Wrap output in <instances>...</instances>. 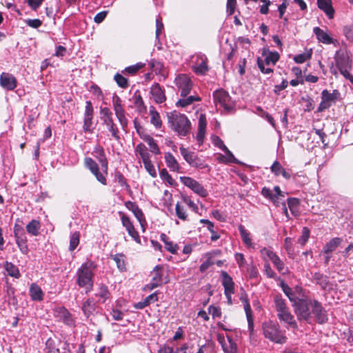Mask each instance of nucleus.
Here are the masks:
<instances>
[{
	"instance_id": "nucleus-27",
	"label": "nucleus",
	"mask_w": 353,
	"mask_h": 353,
	"mask_svg": "<svg viewBox=\"0 0 353 353\" xmlns=\"http://www.w3.org/2000/svg\"><path fill=\"white\" fill-rule=\"evenodd\" d=\"M103 124L106 126L108 131L111 133V135L116 140H119L120 137L119 134V129L117 125L114 123L113 118L108 119L103 121Z\"/></svg>"
},
{
	"instance_id": "nucleus-20",
	"label": "nucleus",
	"mask_w": 353,
	"mask_h": 353,
	"mask_svg": "<svg viewBox=\"0 0 353 353\" xmlns=\"http://www.w3.org/2000/svg\"><path fill=\"white\" fill-rule=\"evenodd\" d=\"M206 116L204 114H201L199 117L198 132L196 136V139L199 145L203 143L206 132Z\"/></svg>"
},
{
	"instance_id": "nucleus-24",
	"label": "nucleus",
	"mask_w": 353,
	"mask_h": 353,
	"mask_svg": "<svg viewBox=\"0 0 353 353\" xmlns=\"http://www.w3.org/2000/svg\"><path fill=\"white\" fill-rule=\"evenodd\" d=\"M317 5L327 14L329 19L334 17V10L332 6L331 0H317Z\"/></svg>"
},
{
	"instance_id": "nucleus-56",
	"label": "nucleus",
	"mask_w": 353,
	"mask_h": 353,
	"mask_svg": "<svg viewBox=\"0 0 353 353\" xmlns=\"http://www.w3.org/2000/svg\"><path fill=\"white\" fill-rule=\"evenodd\" d=\"M114 79L119 87L122 88H126L128 87V79L121 74L119 73L116 74Z\"/></svg>"
},
{
	"instance_id": "nucleus-23",
	"label": "nucleus",
	"mask_w": 353,
	"mask_h": 353,
	"mask_svg": "<svg viewBox=\"0 0 353 353\" xmlns=\"http://www.w3.org/2000/svg\"><path fill=\"white\" fill-rule=\"evenodd\" d=\"M313 32L316 37L317 40L325 44H331L334 43V39L323 30L319 27H315Z\"/></svg>"
},
{
	"instance_id": "nucleus-43",
	"label": "nucleus",
	"mask_w": 353,
	"mask_h": 353,
	"mask_svg": "<svg viewBox=\"0 0 353 353\" xmlns=\"http://www.w3.org/2000/svg\"><path fill=\"white\" fill-rule=\"evenodd\" d=\"M150 114L151 116V123L153 124L156 128H160L162 125V121L159 113L152 108L150 110Z\"/></svg>"
},
{
	"instance_id": "nucleus-51",
	"label": "nucleus",
	"mask_w": 353,
	"mask_h": 353,
	"mask_svg": "<svg viewBox=\"0 0 353 353\" xmlns=\"http://www.w3.org/2000/svg\"><path fill=\"white\" fill-rule=\"evenodd\" d=\"M80 234L79 232H74L71 236L70 240V251H73L76 249L79 243Z\"/></svg>"
},
{
	"instance_id": "nucleus-40",
	"label": "nucleus",
	"mask_w": 353,
	"mask_h": 353,
	"mask_svg": "<svg viewBox=\"0 0 353 353\" xmlns=\"http://www.w3.org/2000/svg\"><path fill=\"white\" fill-rule=\"evenodd\" d=\"M179 151L185 161L189 165H190L193 162L194 158H196V157L197 156L194 152L188 150L183 146L179 148Z\"/></svg>"
},
{
	"instance_id": "nucleus-2",
	"label": "nucleus",
	"mask_w": 353,
	"mask_h": 353,
	"mask_svg": "<svg viewBox=\"0 0 353 353\" xmlns=\"http://www.w3.org/2000/svg\"><path fill=\"white\" fill-rule=\"evenodd\" d=\"M167 117L169 127L178 136L185 137L190 134L191 122L186 115L177 111H172L167 114Z\"/></svg>"
},
{
	"instance_id": "nucleus-62",
	"label": "nucleus",
	"mask_w": 353,
	"mask_h": 353,
	"mask_svg": "<svg viewBox=\"0 0 353 353\" xmlns=\"http://www.w3.org/2000/svg\"><path fill=\"white\" fill-rule=\"evenodd\" d=\"M343 34L349 41L353 42V24L344 27Z\"/></svg>"
},
{
	"instance_id": "nucleus-13",
	"label": "nucleus",
	"mask_w": 353,
	"mask_h": 353,
	"mask_svg": "<svg viewBox=\"0 0 353 353\" xmlns=\"http://www.w3.org/2000/svg\"><path fill=\"white\" fill-rule=\"evenodd\" d=\"M113 109L115 115L119 120L122 128L125 130L128 126V119L125 117V110L122 105V101L118 96L113 97Z\"/></svg>"
},
{
	"instance_id": "nucleus-7",
	"label": "nucleus",
	"mask_w": 353,
	"mask_h": 353,
	"mask_svg": "<svg viewBox=\"0 0 353 353\" xmlns=\"http://www.w3.org/2000/svg\"><path fill=\"white\" fill-rule=\"evenodd\" d=\"M214 102L217 108H223L230 111L234 108V103L228 92L223 89H219L213 93Z\"/></svg>"
},
{
	"instance_id": "nucleus-35",
	"label": "nucleus",
	"mask_w": 353,
	"mask_h": 353,
	"mask_svg": "<svg viewBox=\"0 0 353 353\" xmlns=\"http://www.w3.org/2000/svg\"><path fill=\"white\" fill-rule=\"evenodd\" d=\"M161 240L165 243V249L171 252L172 254H176L179 247L176 244L174 243L173 242L170 241L169 240L168 236L162 233L161 234Z\"/></svg>"
},
{
	"instance_id": "nucleus-33",
	"label": "nucleus",
	"mask_w": 353,
	"mask_h": 353,
	"mask_svg": "<svg viewBox=\"0 0 353 353\" xmlns=\"http://www.w3.org/2000/svg\"><path fill=\"white\" fill-rule=\"evenodd\" d=\"M3 268L9 276L15 279H19L21 276L19 268L13 263L6 261L3 264Z\"/></svg>"
},
{
	"instance_id": "nucleus-11",
	"label": "nucleus",
	"mask_w": 353,
	"mask_h": 353,
	"mask_svg": "<svg viewBox=\"0 0 353 353\" xmlns=\"http://www.w3.org/2000/svg\"><path fill=\"white\" fill-rule=\"evenodd\" d=\"M174 82L181 97H186L190 92L193 87V82L190 77L186 74L177 75Z\"/></svg>"
},
{
	"instance_id": "nucleus-44",
	"label": "nucleus",
	"mask_w": 353,
	"mask_h": 353,
	"mask_svg": "<svg viewBox=\"0 0 353 353\" xmlns=\"http://www.w3.org/2000/svg\"><path fill=\"white\" fill-rule=\"evenodd\" d=\"M341 239L340 238H334L326 243L324 247V252L329 254L334 251L341 243Z\"/></svg>"
},
{
	"instance_id": "nucleus-30",
	"label": "nucleus",
	"mask_w": 353,
	"mask_h": 353,
	"mask_svg": "<svg viewBox=\"0 0 353 353\" xmlns=\"http://www.w3.org/2000/svg\"><path fill=\"white\" fill-rule=\"evenodd\" d=\"M270 170L272 173L276 176L281 174L285 179H290L291 177L290 174L287 172L277 161H275L272 165Z\"/></svg>"
},
{
	"instance_id": "nucleus-16",
	"label": "nucleus",
	"mask_w": 353,
	"mask_h": 353,
	"mask_svg": "<svg viewBox=\"0 0 353 353\" xmlns=\"http://www.w3.org/2000/svg\"><path fill=\"white\" fill-rule=\"evenodd\" d=\"M93 107L92 104L90 101H86L84 119H83V130L88 132H92V119H93Z\"/></svg>"
},
{
	"instance_id": "nucleus-12",
	"label": "nucleus",
	"mask_w": 353,
	"mask_h": 353,
	"mask_svg": "<svg viewBox=\"0 0 353 353\" xmlns=\"http://www.w3.org/2000/svg\"><path fill=\"white\" fill-rule=\"evenodd\" d=\"M181 182L190 190H192L195 194L199 195L201 197H206L208 195L207 190L195 179L189 176H181Z\"/></svg>"
},
{
	"instance_id": "nucleus-37",
	"label": "nucleus",
	"mask_w": 353,
	"mask_h": 353,
	"mask_svg": "<svg viewBox=\"0 0 353 353\" xmlns=\"http://www.w3.org/2000/svg\"><path fill=\"white\" fill-rule=\"evenodd\" d=\"M95 309L96 304L93 299H89L86 300L82 305V310L84 314L88 317L94 312Z\"/></svg>"
},
{
	"instance_id": "nucleus-41",
	"label": "nucleus",
	"mask_w": 353,
	"mask_h": 353,
	"mask_svg": "<svg viewBox=\"0 0 353 353\" xmlns=\"http://www.w3.org/2000/svg\"><path fill=\"white\" fill-rule=\"evenodd\" d=\"M184 98L179 99L176 105L183 108L187 107L192 104L195 101H200L201 98L198 96H190L188 97H183Z\"/></svg>"
},
{
	"instance_id": "nucleus-22",
	"label": "nucleus",
	"mask_w": 353,
	"mask_h": 353,
	"mask_svg": "<svg viewBox=\"0 0 353 353\" xmlns=\"http://www.w3.org/2000/svg\"><path fill=\"white\" fill-rule=\"evenodd\" d=\"M221 283L224 288V292L234 293V283L232 278L225 272H221Z\"/></svg>"
},
{
	"instance_id": "nucleus-1",
	"label": "nucleus",
	"mask_w": 353,
	"mask_h": 353,
	"mask_svg": "<svg viewBox=\"0 0 353 353\" xmlns=\"http://www.w3.org/2000/svg\"><path fill=\"white\" fill-rule=\"evenodd\" d=\"M292 306L299 321L311 323L312 314L319 323L322 324L327 321L326 311L321 304L315 299L301 298L292 304Z\"/></svg>"
},
{
	"instance_id": "nucleus-19",
	"label": "nucleus",
	"mask_w": 353,
	"mask_h": 353,
	"mask_svg": "<svg viewBox=\"0 0 353 353\" xmlns=\"http://www.w3.org/2000/svg\"><path fill=\"white\" fill-rule=\"evenodd\" d=\"M0 85L8 90H13L17 85V79L11 74L3 72L0 75Z\"/></svg>"
},
{
	"instance_id": "nucleus-59",
	"label": "nucleus",
	"mask_w": 353,
	"mask_h": 353,
	"mask_svg": "<svg viewBox=\"0 0 353 353\" xmlns=\"http://www.w3.org/2000/svg\"><path fill=\"white\" fill-rule=\"evenodd\" d=\"M17 222H21V221L18 219L17 221ZM14 234L15 238L26 236V234H25L23 227L18 223H16L14 224Z\"/></svg>"
},
{
	"instance_id": "nucleus-49",
	"label": "nucleus",
	"mask_w": 353,
	"mask_h": 353,
	"mask_svg": "<svg viewBox=\"0 0 353 353\" xmlns=\"http://www.w3.org/2000/svg\"><path fill=\"white\" fill-rule=\"evenodd\" d=\"M312 57V50L302 53L297 54L294 57L293 59L296 63H303L307 60H309L311 59Z\"/></svg>"
},
{
	"instance_id": "nucleus-29",
	"label": "nucleus",
	"mask_w": 353,
	"mask_h": 353,
	"mask_svg": "<svg viewBox=\"0 0 353 353\" xmlns=\"http://www.w3.org/2000/svg\"><path fill=\"white\" fill-rule=\"evenodd\" d=\"M94 152L96 153V157L101 163V168L105 172L108 170V160L105 156V152L102 147L97 146L94 148Z\"/></svg>"
},
{
	"instance_id": "nucleus-50",
	"label": "nucleus",
	"mask_w": 353,
	"mask_h": 353,
	"mask_svg": "<svg viewBox=\"0 0 353 353\" xmlns=\"http://www.w3.org/2000/svg\"><path fill=\"white\" fill-rule=\"evenodd\" d=\"M109 291L108 288L101 285L99 288L98 292L96 294V296L99 297L101 299V302L104 303L109 298Z\"/></svg>"
},
{
	"instance_id": "nucleus-10",
	"label": "nucleus",
	"mask_w": 353,
	"mask_h": 353,
	"mask_svg": "<svg viewBox=\"0 0 353 353\" xmlns=\"http://www.w3.org/2000/svg\"><path fill=\"white\" fill-rule=\"evenodd\" d=\"M191 62L192 70L198 75H203L209 70L208 58L203 54H194L191 58Z\"/></svg>"
},
{
	"instance_id": "nucleus-53",
	"label": "nucleus",
	"mask_w": 353,
	"mask_h": 353,
	"mask_svg": "<svg viewBox=\"0 0 353 353\" xmlns=\"http://www.w3.org/2000/svg\"><path fill=\"white\" fill-rule=\"evenodd\" d=\"M313 279L316 282V283L320 285L323 288H325L327 286V277L323 274L316 272L313 275Z\"/></svg>"
},
{
	"instance_id": "nucleus-55",
	"label": "nucleus",
	"mask_w": 353,
	"mask_h": 353,
	"mask_svg": "<svg viewBox=\"0 0 353 353\" xmlns=\"http://www.w3.org/2000/svg\"><path fill=\"white\" fill-rule=\"evenodd\" d=\"M159 175L163 180L165 181L170 185H173L175 184V181L172 179L166 169L163 168L160 170Z\"/></svg>"
},
{
	"instance_id": "nucleus-64",
	"label": "nucleus",
	"mask_w": 353,
	"mask_h": 353,
	"mask_svg": "<svg viewBox=\"0 0 353 353\" xmlns=\"http://www.w3.org/2000/svg\"><path fill=\"white\" fill-rule=\"evenodd\" d=\"M183 201L189 206L190 208H191L194 212H196L198 211V207L194 203L192 199L188 196H182Z\"/></svg>"
},
{
	"instance_id": "nucleus-3",
	"label": "nucleus",
	"mask_w": 353,
	"mask_h": 353,
	"mask_svg": "<svg viewBox=\"0 0 353 353\" xmlns=\"http://www.w3.org/2000/svg\"><path fill=\"white\" fill-rule=\"evenodd\" d=\"M95 268L94 262L88 261L83 263L77 272V283L79 287L85 288L86 293L92 290Z\"/></svg>"
},
{
	"instance_id": "nucleus-25",
	"label": "nucleus",
	"mask_w": 353,
	"mask_h": 353,
	"mask_svg": "<svg viewBox=\"0 0 353 353\" xmlns=\"http://www.w3.org/2000/svg\"><path fill=\"white\" fill-rule=\"evenodd\" d=\"M165 161L166 165L169 168L170 171L180 172V166L176 159L170 152H168L165 154Z\"/></svg>"
},
{
	"instance_id": "nucleus-8",
	"label": "nucleus",
	"mask_w": 353,
	"mask_h": 353,
	"mask_svg": "<svg viewBox=\"0 0 353 353\" xmlns=\"http://www.w3.org/2000/svg\"><path fill=\"white\" fill-rule=\"evenodd\" d=\"M264 59L258 58L257 65L261 72L263 74H270L273 72L271 65H274L279 59V54L276 52H270L263 54Z\"/></svg>"
},
{
	"instance_id": "nucleus-58",
	"label": "nucleus",
	"mask_w": 353,
	"mask_h": 353,
	"mask_svg": "<svg viewBox=\"0 0 353 353\" xmlns=\"http://www.w3.org/2000/svg\"><path fill=\"white\" fill-rule=\"evenodd\" d=\"M144 164V167L148 172L152 176L155 177L157 176V172L154 168V166L152 165L150 159L147 160L143 162Z\"/></svg>"
},
{
	"instance_id": "nucleus-57",
	"label": "nucleus",
	"mask_w": 353,
	"mask_h": 353,
	"mask_svg": "<svg viewBox=\"0 0 353 353\" xmlns=\"http://www.w3.org/2000/svg\"><path fill=\"white\" fill-rule=\"evenodd\" d=\"M309 237H310V230H308L307 228L304 227L302 230V235L298 239V243H300L301 245H304L306 243V242L307 241Z\"/></svg>"
},
{
	"instance_id": "nucleus-36",
	"label": "nucleus",
	"mask_w": 353,
	"mask_h": 353,
	"mask_svg": "<svg viewBox=\"0 0 353 353\" xmlns=\"http://www.w3.org/2000/svg\"><path fill=\"white\" fill-rule=\"evenodd\" d=\"M40 228V222L33 219L26 225V230L29 234L36 236L39 234Z\"/></svg>"
},
{
	"instance_id": "nucleus-46",
	"label": "nucleus",
	"mask_w": 353,
	"mask_h": 353,
	"mask_svg": "<svg viewBox=\"0 0 353 353\" xmlns=\"http://www.w3.org/2000/svg\"><path fill=\"white\" fill-rule=\"evenodd\" d=\"M125 255L123 254H117L112 256V259L120 271L125 270Z\"/></svg>"
},
{
	"instance_id": "nucleus-31",
	"label": "nucleus",
	"mask_w": 353,
	"mask_h": 353,
	"mask_svg": "<svg viewBox=\"0 0 353 353\" xmlns=\"http://www.w3.org/2000/svg\"><path fill=\"white\" fill-rule=\"evenodd\" d=\"M219 252V251H214L212 252H208L205 254L206 260L203 261L199 267V270L201 272H204L205 271H206L210 266H212L214 263L213 258L217 253Z\"/></svg>"
},
{
	"instance_id": "nucleus-47",
	"label": "nucleus",
	"mask_w": 353,
	"mask_h": 353,
	"mask_svg": "<svg viewBox=\"0 0 353 353\" xmlns=\"http://www.w3.org/2000/svg\"><path fill=\"white\" fill-rule=\"evenodd\" d=\"M16 239V243L21 250V252L23 254H27L28 252V248L27 245V237L26 236H20L15 238Z\"/></svg>"
},
{
	"instance_id": "nucleus-15",
	"label": "nucleus",
	"mask_w": 353,
	"mask_h": 353,
	"mask_svg": "<svg viewBox=\"0 0 353 353\" xmlns=\"http://www.w3.org/2000/svg\"><path fill=\"white\" fill-rule=\"evenodd\" d=\"M218 341L221 345L225 353H237L238 347L236 342L232 337L227 336L226 339L221 334L218 335Z\"/></svg>"
},
{
	"instance_id": "nucleus-9",
	"label": "nucleus",
	"mask_w": 353,
	"mask_h": 353,
	"mask_svg": "<svg viewBox=\"0 0 353 353\" xmlns=\"http://www.w3.org/2000/svg\"><path fill=\"white\" fill-rule=\"evenodd\" d=\"M341 99V93L338 90H334L330 92L327 90H323L321 92V101L318 107L319 112H323L328 109L332 103Z\"/></svg>"
},
{
	"instance_id": "nucleus-28",
	"label": "nucleus",
	"mask_w": 353,
	"mask_h": 353,
	"mask_svg": "<svg viewBox=\"0 0 353 353\" xmlns=\"http://www.w3.org/2000/svg\"><path fill=\"white\" fill-rule=\"evenodd\" d=\"M242 301L244 303V310L246 314V317L248 323V329L250 330V334H252L254 331V319L252 314V309L248 301L246 299H242Z\"/></svg>"
},
{
	"instance_id": "nucleus-26",
	"label": "nucleus",
	"mask_w": 353,
	"mask_h": 353,
	"mask_svg": "<svg viewBox=\"0 0 353 353\" xmlns=\"http://www.w3.org/2000/svg\"><path fill=\"white\" fill-rule=\"evenodd\" d=\"M30 296L33 301H41L43 299V292L41 288L36 283H32L29 290Z\"/></svg>"
},
{
	"instance_id": "nucleus-54",
	"label": "nucleus",
	"mask_w": 353,
	"mask_h": 353,
	"mask_svg": "<svg viewBox=\"0 0 353 353\" xmlns=\"http://www.w3.org/2000/svg\"><path fill=\"white\" fill-rule=\"evenodd\" d=\"M176 215L177 217L183 221H185L187 219V214L183 206L180 205L179 203L176 204L175 207Z\"/></svg>"
},
{
	"instance_id": "nucleus-5",
	"label": "nucleus",
	"mask_w": 353,
	"mask_h": 353,
	"mask_svg": "<svg viewBox=\"0 0 353 353\" xmlns=\"http://www.w3.org/2000/svg\"><path fill=\"white\" fill-rule=\"evenodd\" d=\"M263 334L265 338L275 343L283 344L287 341L285 331L280 329L278 323L272 321H265L262 324Z\"/></svg>"
},
{
	"instance_id": "nucleus-61",
	"label": "nucleus",
	"mask_w": 353,
	"mask_h": 353,
	"mask_svg": "<svg viewBox=\"0 0 353 353\" xmlns=\"http://www.w3.org/2000/svg\"><path fill=\"white\" fill-rule=\"evenodd\" d=\"M163 30V24L161 17H159L156 19V39L159 41V36Z\"/></svg>"
},
{
	"instance_id": "nucleus-6",
	"label": "nucleus",
	"mask_w": 353,
	"mask_h": 353,
	"mask_svg": "<svg viewBox=\"0 0 353 353\" xmlns=\"http://www.w3.org/2000/svg\"><path fill=\"white\" fill-rule=\"evenodd\" d=\"M274 305L279 319L287 323L292 328L296 329L297 323L287 306L285 301L281 296H276Z\"/></svg>"
},
{
	"instance_id": "nucleus-34",
	"label": "nucleus",
	"mask_w": 353,
	"mask_h": 353,
	"mask_svg": "<svg viewBox=\"0 0 353 353\" xmlns=\"http://www.w3.org/2000/svg\"><path fill=\"white\" fill-rule=\"evenodd\" d=\"M239 231L241 234V237L242 239L243 242L248 248H252V239L250 238V233L248 232L245 227L243 225H239L238 226Z\"/></svg>"
},
{
	"instance_id": "nucleus-60",
	"label": "nucleus",
	"mask_w": 353,
	"mask_h": 353,
	"mask_svg": "<svg viewBox=\"0 0 353 353\" xmlns=\"http://www.w3.org/2000/svg\"><path fill=\"white\" fill-rule=\"evenodd\" d=\"M46 348L48 350L50 353H59V350L55 345V341L51 339L47 340Z\"/></svg>"
},
{
	"instance_id": "nucleus-48",
	"label": "nucleus",
	"mask_w": 353,
	"mask_h": 353,
	"mask_svg": "<svg viewBox=\"0 0 353 353\" xmlns=\"http://www.w3.org/2000/svg\"><path fill=\"white\" fill-rule=\"evenodd\" d=\"M289 209L292 214L296 216L298 214V207L299 204V199L296 198H289L288 199Z\"/></svg>"
},
{
	"instance_id": "nucleus-21",
	"label": "nucleus",
	"mask_w": 353,
	"mask_h": 353,
	"mask_svg": "<svg viewBox=\"0 0 353 353\" xmlns=\"http://www.w3.org/2000/svg\"><path fill=\"white\" fill-rule=\"evenodd\" d=\"M150 94L157 103H162L166 99L164 90L159 83H154L150 88Z\"/></svg>"
},
{
	"instance_id": "nucleus-14",
	"label": "nucleus",
	"mask_w": 353,
	"mask_h": 353,
	"mask_svg": "<svg viewBox=\"0 0 353 353\" xmlns=\"http://www.w3.org/2000/svg\"><path fill=\"white\" fill-rule=\"evenodd\" d=\"M152 282L148 285L150 290H152L157 287L161 286L164 283H168L167 279L163 277V268L161 265H157L151 272Z\"/></svg>"
},
{
	"instance_id": "nucleus-63",
	"label": "nucleus",
	"mask_w": 353,
	"mask_h": 353,
	"mask_svg": "<svg viewBox=\"0 0 353 353\" xmlns=\"http://www.w3.org/2000/svg\"><path fill=\"white\" fill-rule=\"evenodd\" d=\"M260 252L263 258L267 257L270 261L272 260V259L276 256V254L275 252L266 248H263V249H261Z\"/></svg>"
},
{
	"instance_id": "nucleus-42",
	"label": "nucleus",
	"mask_w": 353,
	"mask_h": 353,
	"mask_svg": "<svg viewBox=\"0 0 353 353\" xmlns=\"http://www.w3.org/2000/svg\"><path fill=\"white\" fill-rule=\"evenodd\" d=\"M225 154H219L217 159L219 162L230 163H236L237 160L233 155V154L228 150L223 151Z\"/></svg>"
},
{
	"instance_id": "nucleus-17",
	"label": "nucleus",
	"mask_w": 353,
	"mask_h": 353,
	"mask_svg": "<svg viewBox=\"0 0 353 353\" xmlns=\"http://www.w3.org/2000/svg\"><path fill=\"white\" fill-rule=\"evenodd\" d=\"M85 165L100 183L103 185L107 184L105 177L99 172L97 163L92 158L86 157L85 159Z\"/></svg>"
},
{
	"instance_id": "nucleus-39",
	"label": "nucleus",
	"mask_w": 353,
	"mask_h": 353,
	"mask_svg": "<svg viewBox=\"0 0 353 353\" xmlns=\"http://www.w3.org/2000/svg\"><path fill=\"white\" fill-rule=\"evenodd\" d=\"M141 138L144 141H145L148 144V145L150 148V151L152 153L155 154H159L160 153V150L158 145L155 142L154 139L150 135L144 134L141 136Z\"/></svg>"
},
{
	"instance_id": "nucleus-32",
	"label": "nucleus",
	"mask_w": 353,
	"mask_h": 353,
	"mask_svg": "<svg viewBox=\"0 0 353 353\" xmlns=\"http://www.w3.org/2000/svg\"><path fill=\"white\" fill-rule=\"evenodd\" d=\"M280 285L283 292L288 297L292 304L295 303L296 301L301 299L295 294L294 291L284 281H281Z\"/></svg>"
},
{
	"instance_id": "nucleus-4",
	"label": "nucleus",
	"mask_w": 353,
	"mask_h": 353,
	"mask_svg": "<svg viewBox=\"0 0 353 353\" xmlns=\"http://www.w3.org/2000/svg\"><path fill=\"white\" fill-rule=\"evenodd\" d=\"M351 57V53L347 50L340 49L336 52L334 59L340 73L353 83V76L350 73L352 66Z\"/></svg>"
},
{
	"instance_id": "nucleus-52",
	"label": "nucleus",
	"mask_w": 353,
	"mask_h": 353,
	"mask_svg": "<svg viewBox=\"0 0 353 353\" xmlns=\"http://www.w3.org/2000/svg\"><path fill=\"white\" fill-rule=\"evenodd\" d=\"M192 167H194L197 169H205L208 168L210 170V167L205 163V161L199 158L198 156L194 158L193 162L190 165Z\"/></svg>"
},
{
	"instance_id": "nucleus-18",
	"label": "nucleus",
	"mask_w": 353,
	"mask_h": 353,
	"mask_svg": "<svg viewBox=\"0 0 353 353\" xmlns=\"http://www.w3.org/2000/svg\"><path fill=\"white\" fill-rule=\"evenodd\" d=\"M125 207L130 211L132 212L135 217L137 219L140 225L143 229V231L145 230V225L146 224V221L144 217V214L142 210L139 208V206L136 204V203L132 201H127L125 204Z\"/></svg>"
},
{
	"instance_id": "nucleus-45",
	"label": "nucleus",
	"mask_w": 353,
	"mask_h": 353,
	"mask_svg": "<svg viewBox=\"0 0 353 353\" xmlns=\"http://www.w3.org/2000/svg\"><path fill=\"white\" fill-rule=\"evenodd\" d=\"M271 261L280 273L284 274L288 272V268L277 254Z\"/></svg>"
},
{
	"instance_id": "nucleus-38",
	"label": "nucleus",
	"mask_w": 353,
	"mask_h": 353,
	"mask_svg": "<svg viewBox=\"0 0 353 353\" xmlns=\"http://www.w3.org/2000/svg\"><path fill=\"white\" fill-rule=\"evenodd\" d=\"M135 153L139 155L143 162L150 159V154L148 151L146 146L143 143H139L135 148Z\"/></svg>"
}]
</instances>
